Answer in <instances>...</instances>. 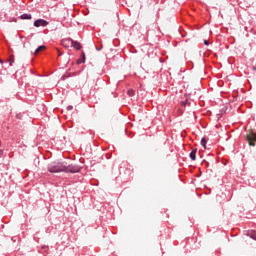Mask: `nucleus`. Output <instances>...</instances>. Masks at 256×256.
<instances>
[{"mask_svg": "<svg viewBox=\"0 0 256 256\" xmlns=\"http://www.w3.org/2000/svg\"><path fill=\"white\" fill-rule=\"evenodd\" d=\"M47 169L49 173H79L80 168L77 165H67L65 162H51Z\"/></svg>", "mask_w": 256, "mask_h": 256, "instance_id": "nucleus-1", "label": "nucleus"}, {"mask_svg": "<svg viewBox=\"0 0 256 256\" xmlns=\"http://www.w3.org/2000/svg\"><path fill=\"white\" fill-rule=\"evenodd\" d=\"M246 141L250 147H255L256 134L253 130H249L245 136Z\"/></svg>", "mask_w": 256, "mask_h": 256, "instance_id": "nucleus-2", "label": "nucleus"}, {"mask_svg": "<svg viewBox=\"0 0 256 256\" xmlns=\"http://www.w3.org/2000/svg\"><path fill=\"white\" fill-rule=\"evenodd\" d=\"M47 25H49V22L43 19L34 21V27H47Z\"/></svg>", "mask_w": 256, "mask_h": 256, "instance_id": "nucleus-3", "label": "nucleus"}, {"mask_svg": "<svg viewBox=\"0 0 256 256\" xmlns=\"http://www.w3.org/2000/svg\"><path fill=\"white\" fill-rule=\"evenodd\" d=\"M72 43V39L71 38H68V39H64L61 41V45L62 47H66L68 48Z\"/></svg>", "mask_w": 256, "mask_h": 256, "instance_id": "nucleus-4", "label": "nucleus"}, {"mask_svg": "<svg viewBox=\"0 0 256 256\" xmlns=\"http://www.w3.org/2000/svg\"><path fill=\"white\" fill-rule=\"evenodd\" d=\"M71 47H74V49H77V51H79V49H81V43H79L75 40H72Z\"/></svg>", "mask_w": 256, "mask_h": 256, "instance_id": "nucleus-5", "label": "nucleus"}, {"mask_svg": "<svg viewBox=\"0 0 256 256\" xmlns=\"http://www.w3.org/2000/svg\"><path fill=\"white\" fill-rule=\"evenodd\" d=\"M45 49H47L46 46H40V47H38V48L35 50L34 55H39V53L45 51Z\"/></svg>", "mask_w": 256, "mask_h": 256, "instance_id": "nucleus-6", "label": "nucleus"}, {"mask_svg": "<svg viewBox=\"0 0 256 256\" xmlns=\"http://www.w3.org/2000/svg\"><path fill=\"white\" fill-rule=\"evenodd\" d=\"M196 155H197V149L195 148L190 153V159H192V161H195L197 159Z\"/></svg>", "mask_w": 256, "mask_h": 256, "instance_id": "nucleus-7", "label": "nucleus"}, {"mask_svg": "<svg viewBox=\"0 0 256 256\" xmlns=\"http://www.w3.org/2000/svg\"><path fill=\"white\" fill-rule=\"evenodd\" d=\"M7 62L9 63L10 67H13V63H15V55H11Z\"/></svg>", "mask_w": 256, "mask_h": 256, "instance_id": "nucleus-8", "label": "nucleus"}, {"mask_svg": "<svg viewBox=\"0 0 256 256\" xmlns=\"http://www.w3.org/2000/svg\"><path fill=\"white\" fill-rule=\"evenodd\" d=\"M248 235L251 237V239H254V241H256V231H250L248 232Z\"/></svg>", "mask_w": 256, "mask_h": 256, "instance_id": "nucleus-9", "label": "nucleus"}, {"mask_svg": "<svg viewBox=\"0 0 256 256\" xmlns=\"http://www.w3.org/2000/svg\"><path fill=\"white\" fill-rule=\"evenodd\" d=\"M21 19L30 20V19H32V16H31V14H22V15H21Z\"/></svg>", "mask_w": 256, "mask_h": 256, "instance_id": "nucleus-10", "label": "nucleus"}, {"mask_svg": "<svg viewBox=\"0 0 256 256\" xmlns=\"http://www.w3.org/2000/svg\"><path fill=\"white\" fill-rule=\"evenodd\" d=\"M201 145L204 149H207V140L205 138L201 139Z\"/></svg>", "mask_w": 256, "mask_h": 256, "instance_id": "nucleus-11", "label": "nucleus"}, {"mask_svg": "<svg viewBox=\"0 0 256 256\" xmlns=\"http://www.w3.org/2000/svg\"><path fill=\"white\" fill-rule=\"evenodd\" d=\"M127 94L129 95V97H133V96L135 95V90L129 89V90L127 91Z\"/></svg>", "mask_w": 256, "mask_h": 256, "instance_id": "nucleus-12", "label": "nucleus"}, {"mask_svg": "<svg viewBox=\"0 0 256 256\" xmlns=\"http://www.w3.org/2000/svg\"><path fill=\"white\" fill-rule=\"evenodd\" d=\"M67 111H73V106H67Z\"/></svg>", "mask_w": 256, "mask_h": 256, "instance_id": "nucleus-13", "label": "nucleus"}, {"mask_svg": "<svg viewBox=\"0 0 256 256\" xmlns=\"http://www.w3.org/2000/svg\"><path fill=\"white\" fill-rule=\"evenodd\" d=\"M204 45H209V41L208 40H204Z\"/></svg>", "mask_w": 256, "mask_h": 256, "instance_id": "nucleus-14", "label": "nucleus"}, {"mask_svg": "<svg viewBox=\"0 0 256 256\" xmlns=\"http://www.w3.org/2000/svg\"><path fill=\"white\" fill-rule=\"evenodd\" d=\"M0 157H3V150H0Z\"/></svg>", "mask_w": 256, "mask_h": 256, "instance_id": "nucleus-15", "label": "nucleus"}, {"mask_svg": "<svg viewBox=\"0 0 256 256\" xmlns=\"http://www.w3.org/2000/svg\"><path fill=\"white\" fill-rule=\"evenodd\" d=\"M82 57H83V59H85V54L84 53L82 54Z\"/></svg>", "mask_w": 256, "mask_h": 256, "instance_id": "nucleus-16", "label": "nucleus"}, {"mask_svg": "<svg viewBox=\"0 0 256 256\" xmlns=\"http://www.w3.org/2000/svg\"><path fill=\"white\" fill-rule=\"evenodd\" d=\"M58 56L61 57V54L58 52Z\"/></svg>", "mask_w": 256, "mask_h": 256, "instance_id": "nucleus-17", "label": "nucleus"}, {"mask_svg": "<svg viewBox=\"0 0 256 256\" xmlns=\"http://www.w3.org/2000/svg\"><path fill=\"white\" fill-rule=\"evenodd\" d=\"M0 63H3V60L0 59Z\"/></svg>", "mask_w": 256, "mask_h": 256, "instance_id": "nucleus-18", "label": "nucleus"}, {"mask_svg": "<svg viewBox=\"0 0 256 256\" xmlns=\"http://www.w3.org/2000/svg\"><path fill=\"white\" fill-rule=\"evenodd\" d=\"M0 145H1V140H0Z\"/></svg>", "mask_w": 256, "mask_h": 256, "instance_id": "nucleus-19", "label": "nucleus"}]
</instances>
